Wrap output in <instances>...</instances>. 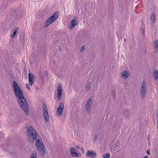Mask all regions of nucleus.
I'll return each mask as SVG.
<instances>
[{
    "instance_id": "b1692460",
    "label": "nucleus",
    "mask_w": 158,
    "mask_h": 158,
    "mask_svg": "<svg viewBox=\"0 0 158 158\" xmlns=\"http://www.w3.org/2000/svg\"><path fill=\"white\" fill-rule=\"evenodd\" d=\"M85 48V46H82L81 48L80 52H82L84 50Z\"/></svg>"
},
{
    "instance_id": "423d86ee",
    "label": "nucleus",
    "mask_w": 158,
    "mask_h": 158,
    "mask_svg": "<svg viewBox=\"0 0 158 158\" xmlns=\"http://www.w3.org/2000/svg\"><path fill=\"white\" fill-rule=\"evenodd\" d=\"M64 108V106L63 103L60 102L59 104V106L57 109L56 114L58 116H60L63 112Z\"/></svg>"
},
{
    "instance_id": "f03ea898",
    "label": "nucleus",
    "mask_w": 158,
    "mask_h": 158,
    "mask_svg": "<svg viewBox=\"0 0 158 158\" xmlns=\"http://www.w3.org/2000/svg\"><path fill=\"white\" fill-rule=\"evenodd\" d=\"M35 140V145L38 150V152L40 156L41 157H43L45 155V148L42 139L39 136L37 138V139Z\"/></svg>"
},
{
    "instance_id": "c756f323",
    "label": "nucleus",
    "mask_w": 158,
    "mask_h": 158,
    "mask_svg": "<svg viewBox=\"0 0 158 158\" xmlns=\"http://www.w3.org/2000/svg\"><path fill=\"white\" fill-rule=\"evenodd\" d=\"M148 155V150H147L146 151Z\"/></svg>"
},
{
    "instance_id": "4468645a",
    "label": "nucleus",
    "mask_w": 158,
    "mask_h": 158,
    "mask_svg": "<svg viewBox=\"0 0 158 158\" xmlns=\"http://www.w3.org/2000/svg\"><path fill=\"white\" fill-rule=\"evenodd\" d=\"M153 46L155 52L158 51V40H156L153 43Z\"/></svg>"
},
{
    "instance_id": "a211bd4d",
    "label": "nucleus",
    "mask_w": 158,
    "mask_h": 158,
    "mask_svg": "<svg viewBox=\"0 0 158 158\" xmlns=\"http://www.w3.org/2000/svg\"><path fill=\"white\" fill-rule=\"evenodd\" d=\"M153 76L154 79L156 80L158 78V70H156L153 73Z\"/></svg>"
},
{
    "instance_id": "f3484780",
    "label": "nucleus",
    "mask_w": 158,
    "mask_h": 158,
    "mask_svg": "<svg viewBox=\"0 0 158 158\" xmlns=\"http://www.w3.org/2000/svg\"><path fill=\"white\" fill-rule=\"evenodd\" d=\"M43 114L48 113L46 105L45 103L43 104Z\"/></svg>"
},
{
    "instance_id": "412c9836",
    "label": "nucleus",
    "mask_w": 158,
    "mask_h": 158,
    "mask_svg": "<svg viewBox=\"0 0 158 158\" xmlns=\"http://www.w3.org/2000/svg\"><path fill=\"white\" fill-rule=\"evenodd\" d=\"M44 114V119L46 122H47V121H48V117H49V115H48V113H46L44 114Z\"/></svg>"
},
{
    "instance_id": "f257e3e1",
    "label": "nucleus",
    "mask_w": 158,
    "mask_h": 158,
    "mask_svg": "<svg viewBox=\"0 0 158 158\" xmlns=\"http://www.w3.org/2000/svg\"><path fill=\"white\" fill-rule=\"evenodd\" d=\"M12 85L15 94L18 98V101L20 106L22 110L27 114L28 111V106L23 94L15 81H13Z\"/></svg>"
},
{
    "instance_id": "4be33fe9",
    "label": "nucleus",
    "mask_w": 158,
    "mask_h": 158,
    "mask_svg": "<svg viewBox=\"0 0 158 158\" xmlns=\"http://www.w3.org/2000/svg\"><path fill=\"white\" fill-rule=\"evenodd\" d=\"M110 154H105L103 156V158H109Z\"/></svg>"
},
{
    "instance_id": "ddd939ff",
    "label": "nucleus",
    "mask_w": 158,
    "mask_h": 158,
    "mask_svg": "<svg viewBox=\"0 0 158 158\" xmlns=\"http://www.w3.org/2000/svg\"><path fill=\"white\" fill-rule=\"evenodd\" d=\"M28 80L30 85L31 86L34 83L35 80L34 78L33 75L31 73H28Z\"/></svg>"
},
{
    "instance_id": "cd10ccee",
    "label": "nucleus",
    "mask_w": 158,
    "mask_h": 158,
    "mask_svg": "<svg viewBox=\"0 0 158 158\" xmlns=\"http://www.w3.org/2000/svg\"><path fill=\"white\" fill-rule=\"evenodd\" d=\"M143 158H148V157L147 156H144Z\"/></svg>"
},
{
    "instance_id": "393cba45",
    "label": "nucleus",
    "mask_w": 158,
    "mask_h": 158,
    "mask_svg": "<svg viewBox=\"0 0 158 158\" xmlns=\"http://www.w3.org/2000/svg\"><path fill=\"white\" fill-rule=\"evenodd\" d=\"M30 84H26V86L29 89H30Z\"/></svg>"
},
{
    "instance_id": "2eb2a0df",
    "label": "nucleus",
    "mask_w": 158,
    "mask_h": 158,
    "mask_svg": "<svg viewBox=\"0 0 158 158\" xmlns=\"http://www.w3.org/2000/svg\"><path fill=\"white\" fill-rule=\"evenodd\" d=\"M156 15V14L155 12H154L151 16V20L153 24H154L155 22V17Z\"/></svg>"
},
{
    "instance_id": "a878e982",
    "label": "nucleus",
    "mask_w": 158,
    "mask_h": 158,
    "mask_svg": "<svg viewBox=\"0 0 158 158\" xmlns=\"http://www.w3.org/2000/svg\"><path fill=\"white\" fill-rule=\"evenodd\" d=\"M45 75L46 76H48V73H47V71H45Z\"/></svg>"
},
{
    "instance_id": "bb28decb",
    "label": "nucleus",
    "mask_w": 158,
    "mask_h": 158,
    "mask_svg": "<svg viewBox=\"0 0 158 158\" xmlns=\"http://www.w3.org/2000/svg\"><path fill=\"white\" fill-rule=\"evenodd\" d=\"M76 148H80V146L79 145H77L76 146Z\"/></svg>"
},
{
    "instance_id": "f8f14e48",
    "label": "nucleus",
    "mask_w": 158,
    "mask_h": 158,
    "mask_svg": "<svg viewBox=\"0 0 158 158\" xmlns=\"http://www.w3.org/2000/svg\"><path fill=\"white\" fill-rule=\"evenodd\" d=\"M77 19L76 18H74L71 21L70 23V25L69 27V28L70 29H72L75 27L76 25L77 24Z\"/></svg>"
},
{
    "instance_id": "20e7f679",
    "label": "nucleus",
    "mask_w": 158,
    "mask_h": 158,
    "mask_svg": "<svg viewBox=\"0 0 158 158\" xmlns=\"http://www.w3.org/2000/svg\"><path fill=\"white\" fill-rule=\"evenodd\" d=\"M59 15V11H56L52 15L47 19L44 25V26L47 27L53 22H54L58 17Z\"/></svg>"
},
{
    "instance_id": "9d476101",
    "label": "nucleus",
    "mask_w": 158,
    "mask_h": 158,
    "mask_svg": "<svg viewBox=\"0 0 158 158\" xmlns=\"http://www.w3.org/2000/svg\"><path fill=\"white\" fill-rule=\"evenodd\" d=\"M92 103V99L89 98L87 101L85 105V108L88 112H89Z\"/></svg>"
},
{
    "instance_id": "1a4fd4ad",
    "label": "nucleus",
    "mask_w": 158,
    "mask_h": 158,
    "mask_svg": "<svg viewBox=\"0 0 158 158\" xmlns=\"http://www.w3.org/2000/svg\"><path fill=\"white\" fill-rule=\"evenodd\" d=\"M96 155L97 154L96 152L92 150L88 151L85 154V156H86L91 158H94Z\"/></svg>"
},
{
    "instance_id": "c85d7f7f",
    "label": "nucleus",
    "mask_w": 158,
    "mask_h": 158,
    "mask_svg": "<svg viewBox=\"0 0 158 158\" xmlns=\"http://www.w3.org/2000/svg\"><path fill=\"white\" fill-rule=\"evenodd\" d=\"M81 150H82V152H84V149H83V148H81Z\"/></svg>"
},
{
    "instance_id": "dca6fc26",
    "label": "nucleus",
    "mask_w": 158,
    "mask_h": 158,
    "mask_svg": "<svg viewBox=\"0 0 158 158\" xmlns=\"http://www.w3.org/2000/svg\"><path fill=\"white\" fill-rule=\"evenodd\" d=\"M19 29V28L17 27H15L14 30V31H13V33H12V34L11 35V36H10V37L12 38H14L15 37V35H16V34L17 32V31H18Z\"/></svg>"
},
{
    "instance_id": "7c9ffc66",
    "label": "nucleus",
    "mask_w": 158,
    "mask_h": 158,
    "mask_svg": "<svg viewBox=\"0 0 158 158\" xmlns=\"http://www.w3.org/2000/svg\"><path fill=\"white\" fill-rule=\"evenodd\" d=\"M148 154H149V155H150V151H149V153H148Z\"/></svg>"
},
{
    "instance_id": "39448f33",
    "label": "nucleus",
    "mask_w": 158,
    "mask_h": 158,
    "mask_svg": "<svg viewBox=\"0 0 158 158\" xmlns=\"http://www.w3.org/2000/svg\"><path fill=\"white\" fill-rule=\"evenodd\" d=\"M147 91L146 84L145 82L144 81H143L141 85L140 91L141 97L142 98H143L145 97Z\"/></svg>"
},
{
    "instance_id": "9b49d317",
    "label": "nucleus",
    "mask_w": 158,
    "mask_h": 158,
    "mask_svg": "<svg viewBox=\"0 0 158 158\" xmlns=\"http://www.w3.org/2000/svg\"><path fill=\"white\" fill-rule=\"evenodd\" d=\"M130 75L129 71L128 70H126L123 71L121 75V77L123 79L126 80L128 77Z\"/></svg>"
},
{
    "instance_id": "0eeeda50",
    "label": "nucleus",
    "mask_w": 158,
    "mask_h": 158,
    "mask_svg": "<svg viewBox=\"0 0 158 158\" xmlns=\"http://www.w3.org/2000/svg\"><path fill=\"white\" fill-rule=\"evenodd\" d=\"M62 89L61 85L60 84H58L57 89V97L59 100H60L62 98Z\"/></svg>"
},
{
    "instance_id": "5701e85b",
    "label": "nucleus",
    "mask_w": 158,
    "mask_h": 158,
    "mask_svg": "<svg viewBox=\"0 0 158 158\" xmlns=\"http://www.w3.org/2000/svg\"><path fill=\"white\" fill-rule=\"evenodd\" d=\"M98 139V135H95L93 138V141L94 142H96Z\"/></svg>"
},
{
    "instance_id": "aec40b11",
    "label": "nucleus",
    "mask_w": 158,
    "mask_h": 158,
    "mask_svg": "<svg viewBox=\"0 0 158 158\" xmlns=\"http://www.w3.org/2000/svg\"><path fill=\"white\" fill-rule=\"evenodd\" d=\"M85 88L86 90H89L91 88V83L90 82H88L85 86Z\"/></svg>"
},
{
    "instance_id": "6e6552de",
    "label": "nucleus",
    "mask_w": 158,
    "mask_h": 158,
    "mask_svg": "<svg viewBox=\"0 0 158 158\" xmlns=\"http://www.w3.org/2000/svg\"><path fill=\"white\" fill-rule=\"evenodd\" d=\"M71 156L74 157H78L81 156V154H79L76 152V150L75 148H70L69 149Z\"/></svg>"
},
{
    "instance_id": "7ed1b4c3",
    "label": "nucleus",
    "mask_w": 158,
    "mask_h": 158,
    "mask_svg": "<svg viewBox=\"0 0 158 158\" xmlns=\"http://www.w3.org/2000/svg\"><path fill=\"white\" fill-rule=\"evenodd\" d=\"M26 135L28 140L31 142L34 141L37 138L39 137L34 128L31 127L28 128Z\"/></svg>"
},
{
    "instance_id": "6ab92c4d",
    "label": "nucleus",
    "mask_w": 158,
    "mask_h": 158,
    "mask_svg": "<svg viewBox=\"0 0 158 158\" xmlns=\"http://www.w3.org/2000/svg\"><path fill=\"white\" fill-rule=\"evenodd\" d=\"M37 154L36 152H33L31 153L30 158H37Z\"/></svg>"
}]
</instances>
